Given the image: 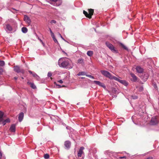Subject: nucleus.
Instances as JSON below:
<instances>
[{"mask_svg":"<svg viewBox=\"0 0 159 159\" xmlns=\"http://www.w3.org/2000/svg\"><path fill=\"white\" fill-rule=\"evenodd\" d=\"M58 64L60 67L66 69H71L73 66L71 61L67 58H60L58 61Z\"/></svg>","mask_w":159,"mask_h":159,"instance_id":"1","label":"nucleus"},{"mask_svg":"<svg viewBox=\"0 0 159 159\" xmlns=\"http://www.w3.org/2000/svg\"><path fill=\"white\" fill-rule=\"evenodd\" d=\"M12 20L11 19L9 20L6 21L5 23L3 24L4 28L7 32H9L13 30L12 27L9 23V22L11 23Z\"/></svg>","mask_w":159,"mask_h":159,"instance_id":"2","label":"nucleus"},{"mask_svg":"<svg viewBox=\"0 0 159 159\" xmlns=\"http://www.w3.org/2000/svg\"><path fill=\"white\" fill-rule=\"evenodd\" d=\"M101 72L104 76L110 79H114V78L116 77L115 76H112L109 72L107 71L101 70Z\"/></svg>","mask_w":159,"mask_h":159,"instance_id":"3","label":"nucleus"},{"mask_svg":"<svg viewBox=\"0 0 159 159\" xmlns=\"http://www.w3.org/2000/svg\"><path fill=\"white\" fill-rule=\"evenodd\" d=\"M106 44L107 47L113 52L114 53H117L118 51L116 50L113 45L110 43L107 42L106 43Z\"/></svg>","mask_w":159,"mask_h":159,"instance_id":"4","label":"nucleus"},{"mask_svg":"<svg viewBox=\"0 0 159 159\" xmlns=\"http://www.w3.org/2000/svg\"><path fill=\"white\" fill-rule=\"evenodd\" d=\"M50 1L52 2H51L50 3L55 6H58L61 5L62 3L61 0H50Z\"/></svg>","mask_w":159,"mask_h":159,"instance_id":"5","label":"nucleus"},{"mask_svg":"<svg viewBox=\"0 0 159 159\" xmlns=\"http://www.w3.org/2000/svg\"><path fill=\"white\" fill-rule=\"evenodd\" d=\"M114 80L118 81L119 82H120L125 86H127L128 84V83L125 80H120V79L116 77H114Z\"/></svg>","mask_w":159,"mask_h":159,"instance_id":"6","label":"nucleus"},{"mask_svg":"<svg viewBox=\"0 0 159 159\" xmlns=\"http://www.w3.org/2000/svg\"><path fill=\"white\" fill-rule=\"evenodd\" d=\"M158 117L157 116L153 117L151 120L150 123L152 125H155L158 123Z\"/></svg>","mask_w":159,"mask_h":159,"instance_id":"7","label":"nucleus"},{"mask_svg":"<svg viewBox=\"0 0 159 159\" xmlns=\"http://www.w3.org/2000/svg\"><path fill=\"white\" fill-rule=\"evenodd\" d=\"M24 20L27 24L29 25L31 22V20L30 19V18L27 16V15H25L24 16Z\"/></svg>","mask_w":159,"mask_h":159,"instance_id":"8","label":"nucleus"},{"mask_svg":"<svg viewBox=\"0 0 159 159\" xmlns=\"http://www.w3.org/2000/svg\"><path fill=\"white\" fill-rule=\"evenodd\" d=\"M84 149L83 147H80L78 153V157H81L82 154H84L83 150Z\"/></svg>","mask_w":159,"mask_h":159,"instance_id":"9","label":"nucleus"},{"mask_svg":"<svg viewBox=\"0 0 159 159\" xmlns=\"http://www.w3.org/2000/svg\"><path fill=\"white\" fill-rule=\"evenodd\" d=\"M93 83L104 89L106 88L105 85L103 83L99 81L94 80L93 81Z\"/></svg>","mask_w":159,"mask_h":159,"instance_id":"10","label":"nucleus"},{"mask_svg":"<svg viewBox=\"0 0 159 159\" xmlns=\"http://www.w3.org/2000/svg\"><path fill=\"white\" fill-rule=\"evenodd\" d=\"M9 130L11 132H15L16 131V125L15 124L11 125L10 126Z\"/></svg>","mask_w":159,"mask_h":159,"instance_id":"11","label":"nucleus"},{"mask_svg":"<svg viewBox=\"0 0 159 159\" xmlns=\"http://www.w3.org/2000/svg\"><path fill=\"white\" fill-rule=\"evenodd\" d=\"M64 145L67 148L69 149L70 147L71 143L69 141H66L65 142Z\"/></svg>","mask_w":159,"mask_h":159,"instance_id":"12","label":"nucleus"},{"mask_svg":"<svg viewBox=\"0 0 159 159\" xmlns=\"http://www.w3.org/2000/svg\"><path fill=\"white\" fill-rule=\"evenodd\" d=\"M130 75L132 77V78L131 79V80L132 81L135 82L137 81V77L134 74L131 73Z\"/></svg>","mask_w":159,"mask_h":159,"instance_id":"13","label":"nucleus"},{"mask_svg":"<svg viewBox=\"0 0 159 159\" xmlns=\"http://www.w3.org/2000/svg\"><path fill=\"white\" fill-rule=\"evenodd\" d=\"M10 120L9 118H7L6 120H4L3 118V120L1 121L0 124H2L3 125H5L7 123L10 122Z\"/></svg>","mask_w":159,"mask_h":159,"instance_id":"14","label":"nucleus"},{"mask_svg":"<svg viewBox=\"0 0 159 159\" xmlns=\"http://www.w3.org/2000/svg\"><path fill=\"white\" fill-rule=\"evenodd\" d=\"M93 9H89V13L88 14L89 16H88V18H91L92 15L93 14Z\"/></svg>","mask_w":159,"mask_h":159,"instance_id":"15","label":"nucleus"},{"mask_svg":"<svg viewBox=\"0 0 159 159\" xmlns=\"http://www.w3.org/2000/svg\"><path fill=\"white\" fill-rule=\"evenodd\" d=\"M29 72L30 74H32L33 76L34 77L36 78L37 80H39V76L37 75L34 72H33L30 70H29Z\"/></svg>","mask_w":159,"mask_h":159,"instance_id":"16","label":"nucleus"},{"mask_svg":"<svg viewBox=\"0 0 159 159\" xmlns=\"http://www.w3.org/2000/svg\"><path fill=\"white\" fill-rule=\"evenodd\" d=\"M27 83L28 84L30 85L32 89H36V87L33 83H31L30 82L28 81L27 82Z\"/></svg>","mask_w":159,"mask_h":159,"instance_id":"17","label":"nucleus"},{"mask_svg":"<svg viewBox=\"0 0 159 159\" xmlns=\"http://www.w3.org/2000/svg\"><path fill=\"white\" fill-rule=\"evenodd\" d=\"M136 69L137 72L139 73H142L143 71V69L140 66H137Z\"/></svg>","mask_w":159,"mask_h":159,"instance_id":"18","label":"nucleus"},{"mask_svg":"<svg viewBox=\"0 0 159 159\" xmlns=\"http://www.w3.org/2000/svg\"><path fill=\"white\" fill-rule=\"evenodd\" d=\"M24 117V113L23 112L20 113L18 119L19 121L21 122L23 120Z\"/></svg>","mask_w":159,"mask_h":159,"instance_id":"19","label":"nucleus"},{"mask_svg":"<svg viewBox=\"0 0 159 159\" xmlns=\"http://www.w3.org/2000/svg\"><path fill=\"white\" fill-rule=\"evenodd\" d=\"M14 70L17 73L20 72V67L18 66H16L14 67Z\"/></svg>","mask_w":159,"mask_h":159,"instance_id":"20","label":"nucleus"},{"mask_svg":"<svg viewBox=\"0 0 159 159\" xmlns=\"http://www.w3.org/2000/svg\"><path fill=\"white\" fill-rule=\"evenodd\" d=\"M3 113L1 111H0V123L1 121L3 120Z\"/></svg>","mask_w":159,"mask_h":159,"instance_id":"21","label":"nucleus"},{"mask_svg":"<svg viewBox=\"0 0 159 159\" xmlns=\"http://www.w3.org/2000/svg\"><path fill=\"white\" fill-rule=\"evenodd\" d=\"M141 78L143 80L145 81L148 79V76L147 74H145L144 75V77L142 76H141Z\"/></svg>","mask_w":159,"mask_h":159,"instance_id":"22","label":"nucleus"},{"mask_svg":"<svg viewBox=\"0 0 159 159\" xmlns=\"http://www.w3.org/2000/svg\"><path fill=\"white\" fill-rule=\"evenodd\" d=\"M84 63V60L82 58L79 59L77 61V63L80 64H82Z\"/></svg>","mask_w":159,"mask_h":159,"instance_id":"23","label":"nucleus"},{"mask_svg":"<svg viewBox=\"0 0 159 159\" xmlns=\"http://www.w3.org/2000/svg\"><path fill=\"white\" fill-rule=\"evenodd\" d=\"M21 30L23 33H26L27 32L28 30L26 28L23 27L22 28Z\"/></svg>","mask_w":159,"mask_h":159,"instance_id":"24","label":"nucleus"},{"mask_svg":"<svg viewBox=\"0 0 159 159\" xmlns=\"http://www.w3.org/2000/svg\"><path fill=\"white\" fill-rule=\"evenodd\" d=\"M93 52L91 51H88L87 52V54L89 56H91L93 54Z\"/></svg>","mask_w":159,"mask_h":159,"instance_id":"25","label":"nucleus"},{"mask_svg":"<svg viewBox=\"0 0 159 159\" xmlns=\"http://www.w3.org/2000/svg\"><path fill=\"white\" fill-rule=\"evenodd\" d=\"M86 73L84 72H80L78 74V75L79 76L81 75H86Z\"/></svg>","mask_w":159,"mask_h":159,"instance_id":"26","label":"nucleus"},{"mask_svg":"<svg viewBox=\"0 0 159 159\" xmlns=\"http://www.w3.org/2000/svg\"><path fill=\"white\" fill-rule=\"evenodd\" d=\"M120 45L124 48V49L127 50H128L127 48L123 43H120Z\"/></svg>","mask_w":159,"mask_h":159,"instance_id":"27","label":"nucleus"},{"mask_svg":"<svg viewBox=\"0 0 159 159\" xmlns=\"http://www.w3.org/2000/svg\"><path fill=\"white\" fill-rule=\"evenodd\" d=\"M5 65V62L3 61L0 60V66H2Z\"/></svg>","mask_w":159,"mask_h":159,"instance_id":"28","label":"nucleus"},{"mask_svg":"<svg viewBox=\"0 0 159 159\" xmlns=\"http://www.w3.org/2000/svg\"><path fill=\"white\" fill-rule=\"evenodd\" d=\"M49 156L48 154H46L44 155V158L46 159H48L49 158Z\"/></svg>","mask_w":159,"mask_h":159,"instance_id":"29","label":"nucleus"},{"mask_svg":"<svg viewBox=\"0 0 159 159\" xmlns=\"http://www.w3.org/2000/svg\"><path fill=\"white\" fill-rule=\"evenodd\" d=\"M83 13L87 17L89 16L88 13L87 12L85 11H83Z\"/></svg>","mask_w":159,"mask_h":159,"instance_id":"30","label":"nucleus"},{"mask_svg":"<svg viewBox=\"0 0 159 159\" xmlns=\"http://www.w3.org/2000/svg\"><path fill=\"white\" fill-rule=\"evenodd\" d=\"M52 38L53 40L54 41V42H55V43H58V41H57V39H56L55 37V35L52 37Z\"/></svg>","mask_w":159,"mask_h":159,"instance_id":"31","label":"nucleus"},{"mask_svg":"<svg viewBox=\"0 0 159 159\" xmlns=\"http://www.w3.org/2000/svg\"><path fill=\"white\" fill-rule=\"evenodd\" d=\"M86 76H87V77H88L90 78H91L92 79H94V76H92V75H86Z\"/></svg>","mask_w":159,"mask_h":159,"instance_id":"32","label":"nucleus"},{"mask_svg":"<svg viewBox=\"0 0 159 159\" xmlns=\"http://www.w3.org/2000/svg\"><path fill=\"white\" fill-rule=\"evenodd\" d=\"M54 84H56L58 86L57 88H61V87H64L65 86L64 85H63L61 86L60 85L57 84L56 82H54Z\"/></svg>","mask_w":159,"mask_h":159,"instance_id":"33","label":"nucleus"},{"mask_svg":"<svg viewBox=\"0 0 159 159\" xmlns=\"http://www.w3.org/2000/svg\"><path fill=\"white\" fill-rule=\"evenodd\" d=\"M49 29L50 32V33H51V36L52 37V36H54V34L52 32V30H51V29L50 28H49Z\"/></svg>","mask_w":159,"mask_h":159,"instance_id":"34","label":"nucleus"},{"mask_svg":"<svg viewBox=\"0 0 159 159\" xmlns=\"http://www.w3.org/2000/svg\"><path fill=\"white\" fill-rule=\"evenodd\" d=\"M131 97L132 98L134 99H136L138 98L137 96L136 95L132 96Z\"/></svg>","mask_w":159,"mask_h":159,"instance_id":"35","label":"nucleus"},{"mask_svg":"<svg viewBox=\"0 0 159 159\" xmlns=\"http://www.w3.org/2000/svg\"><path fill=\"white\" fill-rule=\"evenodd\" d=\"M52 76V74L51 72H49L48 73V77H50Z\"/></svg>","mask_w":159,"mask_h":159,"instance_id":"36","label":"nucleus"},{"mask_svg":"<svg viewBox=\"0 0 159 159\" xmlns=\"http://www.w3.org/2000/svg\"><path fill=\"white\" fill-rule=\"evenodd\" d=\"M50 23L52 24V23L55 24L56 23V21L54 20H52L51 21Z\"/></svg>","mask_w":159,"mask_h":159,"instance_id":"37","label":"nucleus"},{"mask_svg":"<svg viewBox=\"0 0 159 159\" xmlns=\"http://www.w3.org/2000/svg\"><path fill=\"white\" fill-rule=\"evenodd\" d=\"M126 157L125 156H124L123 157H119L118 159H122V158H125V159H126Z\"/></svg>","mask_w":159,"mask_h":159,"instance_id":"38","label":"nucleus"},{"mask_svg":"<svg viewBox=\"0 0 159 159\" xmlns=\"http://www.w3.org/2000/svg\"><path fill=\"white\" fill-rule=\"evenodd\" d=\"M3 71V69L2 68L0 67V74Z\"/></svg>","mask_w":159,"mask_h":159,"instance_id":"39","label":"nucleus"},{"mask_svg":"<svg viewBox=\"0 0 159 159\" xmlns=\"http://www.w3.org/2000/svg\"><path fill=\"white\" fill-rule=\"evenodd\" d=\"M58 82L62 84L63 83V81L62 80H60L58 81Z\"/></svg>","mask_w":159,"mask_h":159,"instance_id":"40","label":"nucleus"},{"mask_svg":"<svg viewBox=\"0 0 159 159\" xmlns=\"http://www.w3.org/2000/svg\"><path fill=\"white\" fill-rule=\"evenodd\" d=\"M143 88L142 87H140L139 88V91H142L143 90Z\"/></svg>","mask_w":159,"mask_h":159,"instance_id":"41","label":"nucleus"},{"mask_svg":"<svg viewBox=\"0 0 159 159\" xmlns=\"http://www.w3.org/2000/svg\"><path fill=\"white\" fill-rule=\"evenodd\" d=\"M146 159H153V157H150L147 158Z\"/></svg>","mask_w":159,"mask_h":159,"instance_id":"42","label":"nucleus"},{"mask_svg":"<svg viewBox=\"0 0 159 159\" xmlns=\"http://www.w3.org/2000/svg\"><path fill=\"white\" fill-rule=\"evenodd\" d=\"M154 87L155 89H156L157 88V85L156 84H154Z\"/></svg>","mask_w":159,"mask_h":159,"instance_id":"43","label":"nucleus"},{"mask_svg":"<svg viewBox=\"0 0 159 159\" xmlns=\"http://www.w3.org/2000/svg\"><path fill=\"white\" fill-rule=\"evenodd\" d=\"M2 156V154L1 152H0V159H1Z\"/></svg>","mask_w":159,"mask_h":159,"instance_id":"44","label":"nucleus"},{"mask_svg":"<svg viewBox=\"0 0 159 159\" xmlns=\"http://www.w3.org/2000/svg\"><path fill=\"white\" fill-rule=\"evenodd\" d=\"M14 79L15 80H16L17 79V77H15L14 78Z\"/></svg>","mask_w":159,"mask_h":159,"instance_id":"45","label":"nucleus"},{"mask_svg":"<svg viewBox=\"0 0 159 159\" xmlns=\"http://www.w3.org/2000/svg\"><path fill=\"white\" fill-rule=\"evenodd\" d=\"M59 35H60V37L61 38H63L61 35L59 33Z\"/></svg>","mask_w":159,"mask_h":159,"instance_id":"46","label":"nucleus"},{"mask_svg":"<svg viewBox=\"0 0 159 159\" xmlns=\"http://www.w3.org/2000/svg\"><path fill=\"white\" fill-rule=\"evenodd\" d=\"M59 35H60V37L61 38H63L61 35L59 33Z\"/></svg>","mask_w":159,"mask_h":159,"instance_id":"47","label":"nucleus"},{"mask_svg":"<svg viewBox=\"0 0 159 159\" xmlns=\"http://www.w3.org/2000/svg\"><path fill=\"white\" fill-rule=\"evenodd\" d=\"M21 72H22V73H24V70H22V71H21Z\"/></svg>","mask_w":159,"mask_h":159,"instance_id":"48","label":"nucleus"},{"mask_svg":"<svg viewBox=\"0 0 159 159\" xmlns=\"http://www.w3.org/2000/svg\"><path fill=\"white\" fill-rule=\"evenodd\" d=\"M62 39H63V40H65V39H64L63 38H62Z\"/></svg>","mask_w":159,"mask_h":159,"instance_id":"49","label":"nucleus"},{"mask_svg":"<svg viewBox=\"0 0 159 159\" xmlns=\"http://www.w3.org/2000/svg\"><path fill=\"white\" fill-rule=\"evenodd\" d=\"M66 129H68V127H66Z\"/></svg>","mask_w":159,"mask_h":159,"instance_id":"50","label":"nucleus"},{"mask_svg":"<svg viewBox=\"0 0 159 159\" xmlns=\"http://www.w3.org/2000/svg\"><path fill=\"white\" fill-rule=\"evenodd\" d=\"M41 42H42V41L41 40H40Z\"/></svg>","mask_w":159,"mask_h":159,"instance_id":"51","label":"nucleus"},{"mask_svg":"<svg viewBox=\"0 0 159 159\" xmlns=\"http://www.w3.org/2000/svg\"><path fill=\"white\" fill-rule=\"evenodd\" d=\"M21 78H22V79H24V78H23V77H21Z\"/></svg>","mask_w":159,"mask_h":159,"instance_id":"52","label":"nucleus"},{"mask_svg":"<svg viewBox=\"0 0 159 159\" xmlns=\"http://www.w3.org/2000/svg\"><path fill=\"white\" fill-rule=\"evenodd\" d=\"M84 78H83V77H82L81 78V79H84Z\"/></svg>","mask_w":159,"mask_h":159,"instance_id":"53","label":"nucleus"}]
</instances>
